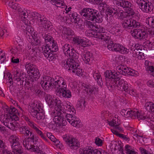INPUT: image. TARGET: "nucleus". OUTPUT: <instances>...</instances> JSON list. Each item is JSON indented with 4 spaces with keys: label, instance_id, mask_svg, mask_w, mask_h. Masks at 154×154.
Segmentation results:
<instances>
[{
    "label": "nucleus",
    "instance_id": "obj_10",
    "mask_svg": "<svg viewBox=\"0 0 154 154\" xmlns=\"http://www.w3.org/2000/svg\"><path fill=\"white\" fill-rule=\"evenodd\" d=\"M58 78L55 79L54 83L53 84L54 85V88L56 89V92L57 94L61 93V92L64 89H66V85L64 82L63 78L57 77Z\"/></svg>",
    "mask_w": 154,
    "mask_h": 154
},
{
    "label": "nucleus",
    "instance_id": "obj_28",
    "mask_svg": "<svg viewBox=\"0 0 154 154\" xmlns=\"http://www.w3.org/2000/svg\"><path fill=\"white\" fill-rule=\"evenodd\" d=\"M0 120L5 126L6 123L9 122V115L8 113L5 112L0 116Z\"/></svg>",
    "mask_w": 154,
    "mask_h": 154
},
{
    "label": "nucleus",
    "instance_id": "obj_30",
    "mask_svg": "<svg viewBox=\"0 0 154 154\" xmlns=\"http://www.w3.org/2000/svg\"><path fill=\"white\" fill-rule=\"evenodd\" d=\"M3 110L4 111V112L8 113L9 115L13 114H16L17 111L15 108H9L8 106L4 108Z\"/></svg>",
    "mask_w": 154,
    "mask_h": 154
},
{
    "label": "nucleus",
    "instance_id": "obj_55",
    "mask_svg": "<svg viewBox=\"0 0 154 154\" xmlns=\"http://www.w3.org/2000/svg\"><path fill=\"white\" fill-rule=\"evenodd\" d=\"M42 51L45 55V54H47L51 51L48 44L43 45L42 47Z\"/></svg>",
    "mask_w": 154,
    "mask_h": 154
},
{
    "label": "nucleus",
    "instance_id": "obj_38",
    "mask_svg": "<svg viewBox=\"0 0 154 154\" xmlns=\"http://www.w3.org/2000/svg\"><path fill=\"white\" fill-rule=\"evenodd\" d=\"M140 29H135L131 32V35L135 38L139 39L140 32Z\"/></svg>",
    "mask_w": 154,
    "mask_h": 154
},
{
    "label": "nucleus",
    "instance_id": "obj_41",
    "mask_svg": "<svg viewBox=\"0 0 154 154\" xmlns=\"http://www.w3.org/2000/svg\"><path fill=\"white\" fill-rule=\"evenodd\" d=\"M96 38L100 39L101 40H103V41H107L109 39L108 36H107L104 33H103V34L97 33Z\"/></svg>",
    "mask_w": 154,
    "mask_h": 154
},
{
    "label": "nucleus",
    "instance_id": "obj_35",
    "mask_svg": "<svg viewBox=\"0 0 154 154\" xmlns=\"http://www.w3.org/2000/svg\"><path fill=\"white\" fill-rule=\"evenodd\" d=\"M75 51L73 48H72L71 49V50H70L69 52H68V53H72V54H65L67 56H69V57L71 58H69V59H72L74 60L75 61L77 60L78 59V56L76 54V53H74Z\"/></svg>",
    "mask_w": 154,
    "mask_h": 154
},
{
    "label": "nucleus",
    "instance_id": "obj_47",
    "mask_svg": "<svg viewBox=\"0 0 154 154\" xmlns=\"http://www.w3.org/2000/svg\"><path fill=\"white\" fill-rule=\"evenodd\" d=\"M148 34L144 30L141 29L139 39L146 40Z\"/></svg>",
    "mask_w": 154,
    "mask_h": 154
},
{
    "label": "nucleus",
    "instance_id": "obj_15",
    "mask_svg": "<svg viewBox=\"0 0 154 154\" xmlns=\"http://www.w3.org/2000/svg\"><path fill=\"white\" fill-rule=\"evenodd\" d=\"M55 115H57L54 116L53 119L54 122L56 123H57L60 125L65 126L66 125L67 122L66 120L64 119L63 117L61 116L63 114H61L60 115H59V111L55 110L54 111Z\"/></svg>",
    "mask_w": 154,
    "mask_h": 154
},
{
    "label": "nucleus",
    "instance_id": "obj_8",
    "mask_svg": "<svg viewBox=\"0 0 154 154\" xmlns=\"http://www.w3.org/2000/svg\"><path fill=\"white\" fill-rule=\"evenodd\" d=\"M119 77L115 80L113 85L118 90L126 92H128V85L127 82L123 79H120Z\"/></svg>",
    "mask_w": 154,
    "mask_h": 154
},
{
    "label": "nucleus",
    "instance_id": "obj_16",
    "mask_svg": "<svg viewBox=\"0 0 154 154\" xmlns=\"http://www.w3.org/2000/svg\"><path fill=\"white\" fill-rule=\"evenodd\" d=\"M45 100L51 107H52L53 106H55V107H57V105H59V104H60L61 102V101L59 99L55 98L54 99H53L52 97L49 94L46 95Z\"/></svg>",
    "mask_w": 154,
    "mask_h": 154
},
{
    "label": "nucleus",
    "instance_id": "obj_59",
    "mask_svg": "<svg viewBox=\"0 0 154 154\" xmlns=\"http://www.w3.org/2000/svg\"><path fill=\"white\" fill-rule=\"evenodd\" d=\"M132 4L130 2L128 1H126L125 0H123L121 7L124 8H130V7L131 6Z\"/></svg>",
    "mask_w": 154,
    "mask_h": 154
},
{
    "label": "nucleus",
    "instance_id": "obj_43",
    "mask_svg": "<svg viewBox=\"0 0 154 154\" xmlns=\"http://www.w3.org/2000/svg\"><path fill=\"white\" fill-rule=\"evenodd\" d=\"M14 76L13 79L15 80H16L17 82L20 81L21 80V74L19 73L18 71L16 70L14 72Z\"/></svg>",
    "mask_w": 154,
    "mask_h": 154
},
{
    "label": "nucleus",
    "instance_id": "obj_54",
    "mask_svg": "<svg viewBox=\"0 0 154 154\" xmlns=\"http://www.w3.org/2000/svg\"><path fill=\"white\" fill-rule=\"evenodd\" d=\"M146 22L149 25L154 28V16L148 17L146 19Z\"/></svg>",
    "mask_w": 154,
    "mask_h": 154
},
{
    "label": "nucleus",
    "instance_id": "obj_6",
    "mask_svg": "<svg viewBox=\"0 0 154 154\" xmlns=\"http://www.w3.org/2000/svg\"><path fill=\"white\" fill-rule=\"evenodd\" d=\"M63 138L71 149H76L80 146L78 140L71 136L66 134L63 136Z\"/></svg>",
    "mask_w": 154,
    "mask_h": 154
},
{
    "label": "nucleus",
    "instance_id": "obj_9",
    "mask_svg": "<svg viewBox=\"0 0 154 154\" xmlns=\"http://www.w3.org/2000/svg\"><path fill=\"white\" fill-rule=\"evenodd\" d=\"M55 81V80L50 77L45 76L42 78L40 84L44 89L49 90L54 88V85L53 84Z\"/></svg>",
    "mask_w": 154,
    "mask_h": 154
},
{
    "label": "nucleus",
    "instance_id": "obj_12",
    "mask_svg": "<svg viewBox=\"0 0 154 154\" xmlns=\"http://www.w3.org/2000/svg\"><path fill=\"white\" fill-rule=\"evenodd\" d=\"M74 114H66L65 116L67 121L74 127H79L82 126V123L75 116L72 115Z\"/></svg>",
    "mask_w": 154,
    "mask_h": 154
},
{
    "label": "nucleus",
    "instance_id": "obj_51",
    "mask_svg": "<svg viewBox=\"0 0 154 154\" xmlns=\"http://www.w3.org/2000/svg\"><path fill=\"white\" fill-rule=\"evenodd\" d=\"M61 93L62 94L63 96L66 98H69L71 96V92L69 90H67L66 89L62 91Z\"/></svg>",
    "mask_w": 154,
    "mask_h": 154
},
{
    "label": "nucleus",
    "instance_id": "obj_45",
    "mask_svg": "<svg viewBox=\"0 0 154 154\" xmlns=\"http://www.w3.org/2000/svg\"><path fill=\"white\" fill-rule=\"evenodd\" d=\"M117 44L110 42L107 45V48L110 51H116Z\"/></svg>",
    "mask_w": 154,
    "mask_h": 154
},
{
    "label": "nucleus",
    "instance_id": "obj_4",
    "mask_svg": "<svg viewBox=\"0 0 154 154\" xmlns=\"http://www.w3.org/2000/svg\"><path fill=\"white\" fill-rule=\"evenodd\" d=\"M31 22L32 23H37L41 27H43L46 29L49 28L50 22L47 20L46 18L44 16H41L38 13L35 12L32 14Z\"/></svg>",
    "mask_w": 154,
    "mask_h": 154
},
{
    "label": "nucleus",
    "instance_id": "obj_33",
    "mask_svg": "<svg viewBox=\"0 0 154 154\" xmlns=\"http://www.w3.org/2000/svg\"><path fill=\"white\" fill-rule=\"evenodd\" d=\"M145 109L148 111L154 113V103L151 102H148L145 104Z\"/></svg>",
    "mask_w": 154,
    "mask_h": 154
},
{
    "label": "nucleus",
    "instance_id": "obj_22",
    "mask_svg": "<svg viewBox=\"0 0 154 154\" xmlns=\"http://www.w3.org/2000/svg\"><path fill=\"white\" fill-rule=\"evenodd\" d=\"M80 154H101V152L97 149L85 148L81 152Z\"/></svg>",
    "mask_w": 154,
    "mask_h": 154
},
{
    "label": "nucleus",
    "instance_id": "obj_34",
    "mask_svg": "<svg viewBox=\"0 0 154 154\" xmlns=\"http://www.w3.org/2000/svg\"><path fill=\"white\" fill-rule=\"evenodd\" d=\"M126 13L124 12L122 10H121L119 8L116 9V14L117 15V17L120 19H124L126 17V16L125 15Z\"/></svg>",
    "mask_w": 154,
    "mask_h": 154
},
{
    "label": "nucleus",
    "instance_id": "obj_44",
    "mask_svg": "<svg viewBox=\"0 0 154 154\" xmlns=\"http://www.w3.org/2000/svg\"><path fill=\"white\" fill-rule=\"evenodd\" d=\"M25 67L28 73H29L31 70H33L35 68V66L34 65L28 62H27L26 63Z\"/></svg>",
    "mask_w": 154,
    "mask_h": 154
},
{
    "label": "nucleus",
    "instance_id": "obj_49",
    "mask_svg": "<svg viewBox=\"0 0 154 154\" xmlns=\"http://www.w3.org/2000/svg\"><path fill=\"white\" fill-rule=\"evenodd\" d=\"M109 124L110 125L114 128L118 125H119L120 122L117 118H115V119H113L112 121L109 122Z\"/></svg>",
    "mask_w": 154,
    "mask_h": 154
},
{
    "label": "nucleus",
    "instance_id": "obj_50",
    "mask_svg": "<svg viewBox=\"0 0 154 154\" xmlns=\"http://www.w3.org/2000/svg\"><path fill=\"white\" fill-rule=\"evenodd\" d=\"M63 52H64L65 54H72V53H68V52H69L70 49V45L69 44H66L64 45L63 47L62 48Z\"/></svg>",
    "mask_w": 154,
    "mask_h": 154
},
{
    "label": "nucleus",
    "instance_id": "obj_46",
    "mask_svg": "<svg viewBox=\"0 0 154 154\" xmlns=\"http://www.w3.org/2000/svg\"><path fill=\"white\" fill-rule=\"evenodd\" d=\"M97 33L92 29L88 30L85 32L86 35L89 37H94L96 38Z\"/></svg>",
    "mask_w": 154,
    "mask_h": 154
},
{
    "label": "nucleus",
    "instance_id": "obj_29",
    "mask_svg": "<svg viewBox=\"0 0 154 154\" xmlns=\"http://www.w3.org/2000/svg\"><path fill=\"white\" fill-rule=\"evenodd\" d=\"M5 126L13 131L16 130L19 128L18 124H17L16 122L15 121L10 123L9 122L8 123H6Z\"/></svg>",
    "mask_w": 154,
    "mask_h": 154
},
{
    "label": "nucleus",
    "instance_id": "obj_62",
    "mask_svg": "<svg viewBox=\"0 0 154 154\" xmlns=\"http://www.w3.org/2000/svg\"><path fill=\"white\" fill-rule=\"evenodd\" d=\"M129 52V49L122 45L120 53L122 54H127Z\"/></svg>",
    "mask_w": 154,
    "mask_h": 154
},
{
    "label": "nucleus",
    "instance_id": "obj_25",
    "mask_svg": "<svg viewBox=\"0 0 154 154\" xmlns=\"http://www.w3.org/2000/svg\"><path fill=\"white\" fill-rule=\"evenodd\" d=\"M5 2L6 5H8L13 10L18 11L20 8L18 4L12 1H9L8 0H6Z\"/></svg>",
    "mask_w": 154,
    "mask_h": 154
},
{
    "label": "nucleus",
    "instance_id": "obj_24",
    "mask_svg": "<svg viewBox=\"0 0 154 154\" xmlns=\"http://www.w3.org/2000/svg\"><path fill=\"white\" fill-rule=\"evenodd\" d=\"M12 148L14 154H24L23 148L20 145L19 143L12 146Z\"/></svg>",
    "mask_w": 154,
    "mask_h": 154
},
{
    "label": "nucleus",
    "instance_id": "obj_42",
    "mask_svg": "<svg viewBox=\"0 0 154 154\" xmlns=\"http://www.w3.org/2000/svg\"><path fill=\"white\" fill-rule=\"evenodd\" d=\"M50 49V51L54 52L58 50L57 46L53 42V41L51 42L48 44Z\"/></svg>",
    "mask_w": 154,
    "mask_h": 154
},
{
    "label": "nucleus",
    "instance_id": "obj_27",
    "mask_svg": "<svg viewBox=\"0 0 154 154\" xmlns=\"http://www.w3.org/2000/svg\"><path fill=\"white\" fill-rule=\"evenodd\" d=\"M19 138L16 135H12L9 137V141L11 143V146L17 144H18L19 142Z\"/></svg>",
    "mask_w": 154,
    "mask_h": 154
},
{
    "label": "nucleus",
    "instance_id": "obj_53",
    "mask_svg": "<svg viewBox=\"0 0 154 154\" xmlns=\"http://www.w3.org/2000/svg\"><path fill=\"white\" fill-rule=\"evenodd\" d=\"M116 9L115 8L109 7L106 10V13L109 15H113L116 14Z\"/></svg>",
    "mask_w": 154,
    "mask_h": 154
},
{
    "label": "nucleus",
    "instance_id": "obj_26",
    "mask_svg": "<svg viewBox=\"0 0 154 154\" xmlns=\"http://www.w3.org/2000/svg\"><path fill=\"white\" fill-rule=\"evenodd\" d=\"M20 17L21 18L22 21L25 22L27 21L26 19L27 17V15L26 14L27 11L26 10L23 9L21 7L18 11Z\"/></svg>",
    "mask_w": 154,
    "mask_h": 154
},
{
    "label": "nucleus",
    "instance_id": "obj_48",
    "mask_svg": "<svg viewBox=\"0 0 154 154\" xmlns=\"http://www.w3.org/2000/svg\"><path fill=\"white\" fill-rule=\"evenodd\" d=\"M29 73L31 74V75L34 77L35 78H38L39 77V73L37 69L35 68L33 70H31Z\"/></svg>",
    "mask_w": 154,
    "mask_h": 154
},
{
    "label": "nucleus",
    "instance_id": "obj_58",
    "mask_svg": "<svg viewBox=\"0 0 154 154\" xmlns=\"http://www.w3.org/2000/svg\"><path fill=\"white\" fill-rule=\"evenodd\" d=\"M11 53L15 55L17 54H20L22 52L21 48H12L11 50Z\"/></svg>",
    "mask_w": 154,
    "mask_h": 154
},
{
    "label": "nucleus",
    "instance_id": "obj_40",
    "mask_svg": "<svg viewBox=\"0 0 154 154\" xmlns=\"http://www.w3.org/2000/svg\"><path fill=\"white\" fill-rule=\"evenodd\" d=\"M111 131L113 134L117 135L119 134V133L122 131V129L119 125H118L114 127L113 129H111Z\"/></svg>",
    "mask_w": 154,
    "mask_h": 154
},
{
    "label": "nucleus",
    "instance_id": "obj_60",
    "mask_svg": "<svg viewBox=\"0 0 154 154\" xmlns=\"http://www.w3.org/2000/svg\"><path fill=\"white\" fill-rule=\"evenodd\" d=\"M138 72L134 70L129 69L127 75L133 76H137L138 75Z\"/></svg>",
    "mask_w": 154,
    "mask_h": 154
},
{
    "label": "nucleus",
    "instance_id": "obj_23",
    "mask_svg": "<svg viewBox=\"0 0 154 154\" xmlns=\"http://www.w3.org/2000/svg\"><path fill=\"white\" fill-rule=\"evenodd\" d=\"M116 69L119 73L125 75H127L129 69L128 67L123 65L118 66Z\"/></svg>",
    "mask_w": 154,
    "mask_h": 154
},
{
    "label": "nucleus",
    "instance_id": "obj_5",
    "mask_svg": "<svg viewBox=\"0 0 154 154\" xmlns=\"http://www.w3.org/2000/svg\"><path fill=\"white\" fill-rule=\"evenodd\" d=\"M55 110L59 111V115L61 114H75V111L72 104L69 102H66L61 106L60 104L57 105Z\"/></svg>",
    "mask_w": 154,
    "mask_h": 154
},
{
    "label": "nucleus",
    "instance_id": "obj_3",
    "mask_svg": "<svg viewBox=\"0 0 154 154\" xmlns=\"http://www.w3.org/2000/svg\"><path fill=\"white\" fill-rule=\"evenodd\" d=\"M41 105L38 101H35L32 104L30 109L31 115L38 120L43 119L44 118V112Z\"/></svg>",
    "mask_w": 154,
    "mask_h": 154
},
{
    "label": "nucleus",
    "instance_id": "obj_32",
    "mask_svg": "<svg viewBox=\"0 0 154 154\" xmlns=\"http://www.w3.org/2000/svg\"><path fill=\"white\" fill-rule=\"evenodd\" d=\"M85 90L90 94L95 93L98 91V88L94 86L88 85L86 86Z\"/></svg>",
    "mask_w": 154,
    "mask_h": 154
},
{
    "label": "nucleus",
    "instance_id": "obj_39",
    "mask_svg": "<svg viewBox=\"0 0 154 154\" xmlns=\"http://www.w3.org/2000/svg\"><path fill=\"white\" fill-rule=\"evenodd\" d=\"M52 4L57 7H60L64 5L63 0H51Z\"/></svg>",
    "mask_w": 154,
    "mask_h": 154
},
{
    "label": "nucleus",
    "instance_id": "obj_1",
    "mask_svg": "<svg viewBox=\"0 0 154 154\" xmlns=\"http://www.w3.org/2000/svg\"><path fill=\"white\" fill-rule=\"evenodd\" d=\"M77 60L75 61L72 59H68L63 60L62 66L65 69H68L79 76H82L83 71L77 63Z\"/></svg>",
    "mask_w": 154,
    "mask_h": 154
},
{
    "label": "nucleus",
    "instance_id": "obj_63",
    "mask_svg": "<svg viewBox=\"0 0 154 154\" xmlns=\"http://www.w3.org/2000/svg\"><path fill=\"white\" fill-rule=\"evenodd\" d=\"M9 121L13 120L17 121L18 120V118L16 115V114H13L9 115Z\"/></svg>",
    "mask_w": 154,
    "mask_h": 154
},
{
    "label": "nucleus",
    "instance_id": "obj_7",
    "mask_svg": "<svg viewBox=\"0 0 154 154\" xmlns=\"http://www.w3.org/2000/svg\"><path fill=\"white\" fill-rule=\"evenodd\" d=\"M80 13L84 19L91 21L94 20L95 16H97L96 11L89 8L83 9L81 11Z\"/></svg>",
    "mask_w": 154,
    "mask_h": 154
},
{
    "label": "nucleus",
    "instance_id": "obj_17",
    "mask_svg": "<svg viewBox=\"0 0 154 154\" xmlns=\"http://www.w3.org/2000/svg\"><path fill=\"white\" fill-rule=\"evenodd\" d=\"M29 125L33 129L37 134L39 135L43 140L47 141L48 139L46 136L39 129V127L34 123H29Z\"/></svg>",
    "mask_w": 154,
    "mask_h": 154
},
{
    "label": "nucleus",
    "instance_id": "obj_20",
    "mask_svg": "<svg viewBox=\"0 0 154 154\" xmlns=\"http://www.w3.org/2000/svg\"><path fill=\"white\" fill-rule=\"evenodd\" d=\"M143 11L146 13L151 11L153 9V7L152 5L150 3H147L142 5L140 8Z\"/></svg>",
    "mask_w": 154,
    "mask_h": 154
},
{
    "label": "nucleus",
    "instance_id": "obj_11",
    "mask_svg": "<svg viewBox=\"0 0 154 154\" xmlns=\"http://www.w3.org/2000/svg\"><path fill=\"white\" fill-rule=\"evenodd\" d=\"M123 20L122 25L125 29H129L131 27H137L140 25L138 22L131 18L126 17Z\"/></svg>",
    "mask_w": 154,
    "mask_h": 154
},
{
    "label": "nucleus",
    "instance_id": "obj_57",
    "mask_svg": "<svg viewBox=\"0 0 154 154\" xmlns=\"http://www.w3.org/2000/svg\"><path fill=\"white\" fill-rule=\"evenodd\" d=\"M129 9H130L129 11L126 12L125 14V15L126 16V17H128L129 18H132L134 16V15L135 13L134 11L131 8H129Z\"/></svg>",
    "mask_w": 154,
    "mask_h": 154
},
{
    "label": "nucleus",
    "instance_id": "obj_37",
    "mask_svg": "<svg viewBox=\"0 0 154 154\" xmlns=\"http://www.w3.org/2000/svg\"><path fill=\"white\" fill-rule=\"evenodd\" d=\"M69 17L72 19H73V22L74 23H78L80 20L79 18L78 17V15L76 12H73L69 14Z\"/></svg>",
    "mask_w": 154,
    "mask_h": 154
},
{
    "label": "nucleus",
    "instance_id": "obj_61",
    "mask_svg": "<svg viewBox=\"0 0 154 154\" xmlns=\"http://www.w3.org/2000/svg\"><path fill=\"white\" fill-rule=\"evenodd\" d=\"M45 56L46 57L49 61H52L54 58L53 54L51 52V51L47 54H45Z\"/></svg>",
    "mask_w": 154,
    "mask_h": 154
},
{
    "label": "nucleus",
    "instance_id": "obj_36",
    "mask_svg": "<svg viewBox=\"0 0 154 154\" xmlns=\"http://www.w3.org/2000/svg\"><path fill=\"white\" fill-rule=\"evenodd\" d=\"M93 77L96 80H97V83L99 85L101 86L103 84V82L100 73L95 72L93 74Z\"/></svg>",
    "mask_w": 154,
    "mask_h": 154
},
{
    "label": "nucleus",
    "instance_id": "obj_13",
    "mask_svg": "<svg viewBox=\"0 0 154 154\" xmlns=\"http://www.w3.org/2000/svg\"><path fill=\"white\" fill-rule=\"evenodd\" d=\"M32 142L29 138H26L23 141V145L26 149L30 150L31 151L36 153L38 152L39 150L37 147L32 144Z\"/></svg>",
    "mask_w": 154,
    "mask_h": 154
},
{
    "label": "nucleus",
    "instance_id": "obj_18",
    "mask_svg": "<svg viewBox=\"0 0 154 154\" xmlns=\"http://www.w3.org/2000/svg\"><path fill=\"white\" fill-rule=\"evenodd\" d=\"M23 23L26 26H24V27H26L25 29L26 31V34L28 36H29V35H31L32 36L34 35V33H35V32H34L33 29L29 25L30 24H32L34 23L31 22V20L30 21H26V20H25V22H23Z\"/></svg>",
    "mask_w": 154,
    "mask_h": 154
},
{
    "label": "nucleus",
    "instance_id": "obj_52",
    "mask_svg": "<svg viewBox=\"0 0 154 154\" xmlns=\"http://www.w3.org/2000/svg\"><path fill=\"white\" fill-rule=\"evenodd\" d=\"M61 32L63 34L67 35H70L73 33V31L72 30H71L69 29H68L66 27L63 28Z\"/></svg>",
    "mask_w": 154,
    "mask_h": 154
},
{
    "label": "nucleus",
    "instance_id": "obj_31",
    "mask_svg": "<svg viewBox=\"0 0 154 154\" xmlns=\"http://www.w3.org/2000/svg\"><path fill=\"white\" fill-rule=\"evenodd\" d=\"M7 78V81H8L7 83V85H9V88L10 89H11L12 87V85L13 84L11 75L9 73H7L6 75L5 74L4 76V78L5 79Z\"/></svg>",
    "mask_w": 154,
    "mask_h": 154
},
{
    "label": "nucleus",
    "instance_id": "obj_21",
    "mask_svg": "<svg viewBox=\"0 0 154 154\" xmlns=\"http://www.w3.org/2000/svg\"><path fill=\"white\" fill-rule=\"evenodd\" d=\"M105 75L106 78L109 79L112 78L114 79V82L115 80H116L117 78L118 77V74L116 71H111L107 70L105 72Z\"/></svg>",
    "mask_w": 154,
    "mask_h": 154
},
{
    "label": "nucleus",
    "instance_id": "obj_64",
    "mask_svg": "<svg viewBox=\"0 0 154 154\" xmlns=\"http://www.w3.org/2000/svg\"><path fill=\"white\" fill-rule=\"evenodd\" d=\"M95 143L98 146H101L102 145V140L98 137H96L95 139Z\"/></svg>",
    "mask_w": 154,
    "mask_h": 154
},
{
    "label": "nucleus",
    "instance_id": "obj_56",
    "mask_svg": "<svg viewBox=\"0 0 154 154\" xmlns=\"http://www.w3.org/2000/svg\"><path fill=\"white\" fill-rule=\"evenodd\" d=\"M33 38V40H32V43L33 45H39L40 42V41L39 37H35V35L32 36Z\"/></svg>",
    "mask_w": 154,
    "mask_h": 154
},
{
    "label": "nucleus",
    "instance_id": "obj_14",
    "mask_svg": "<svg viewBox=\"0 0 154 154\" xmlns=\"http://www.w3.org/2000/svg\"><path fill=\"white\" fill-rule=\"evenodd\" d=\"M73 42L77 45H79L83 47H86L89 46L91 43L88 40H84L81 37L79 36L75 37L73 39Z\"/></svg>",
    "mask_w": 154,
    "mask_h": 154
},
{
    "label": "nucleus",
    "instance_id": "obj_19",
    "mask_svg": "<svg viewBox=\"0 0 154 154\" xmlns=\"http://www.w3.org/2000/svg\"><path fill=\"white\" fill-rule=\"evenodd\" d=\"M81 56L83 60L86 63H88L92 59V54L89 51L84 52L82 53Z\"/></svg>",
    "mask_w": 154,
    "mask_h": 154
},
{
    "label": "nucleus",
    "instance_id": "obj_2",
    "mask_svg": "<svg viewBox=\"0 0 154 154\" xmlns=\"http://www.w3.org/2000/svg\"><path fill=\"white\" fill-rule=\"evenodd\" d=\"M121 115L125 117H130L132 119L137 118L139 120L147 119V120H151L149 116H143L141 111L137 109L131 110L129 109H122L121 112Z\"/></svg>",
    "mask_w": 154,
    "mask_h": 154
}]
</instances>
